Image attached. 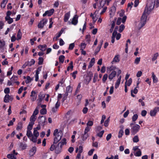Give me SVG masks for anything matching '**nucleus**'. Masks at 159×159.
Returning a JSON list of instances; mask_svg holds the SVG:
<instances>
[{
	"label": "nucleus",
	"instance_id": "obj_1",
	"mask_svg": "<svg viewBox=\"0 0 159 159\" xmlns=\"http://www.w3.org/2000/svg\"><path fill=\"white\" fill-rule=\"evenodd\" d=\"M156 0H151V3H148L146 5L145 10L141 17L140 22L138 25L139 30L140 29L146 24L148 15L153 9Z\"/></svg>",
	"mask_w": 159,
	"mask_h": 159
},
{
	"label": "nucleus",
	"instance_id": "obj_2",
	"mask_svg": "<svg viewBox=\"0 0 159 159\" xmlns=\"http://www.w3.org/2000/svg\"><path fill=\"white\" fill-rule=\"evenodd\" d=\"M53 135L55 136L53 143L54 144H57L61 139L62 136V131L60 130L58 132V129H56L54 131Z\"/></svg>",
	"mask_w": 159,
	"mask_h": 159
},
{
	"label": "nucleus",
	"instance_id": "obj_3",
	"mask_svg": "<svg viewBox=\"0 0 159 159\" xmlns=\"http://www.w3.org/2000/svg\"><path fill=\"white\" fill-rule=\"evenodd\" d=\"M140 128V126L138 124L133 126L131 129V132L133 135H135L138 132Z\"/></svg>",
	"mask_w": 159,
	"mask_h": 159
},
{
	"label": "nucleus",
	"instance_id": "obj_4",
	"mask_svg": "<svg viewBox=\"0 0 159 159\" xmlns=\"http://www.w3.org/2000/svg\"><path fill=\"white\" fill-rule=\"evenodd\" d=\"M89 136V135L88 133H84L81 136L82 140L78 141V143L80 144H82L84 143V141H85Z\"/></svg>",
	"mask_w": 159,
	"mask_h": 159
},
{
	"label": "nucleus",
	"instance_id": "obj_5",
	"mask_svg": "<svg viewBox=\"0 0 159 159\" xmlns=\"http://www.w3.org/2000/svg\"><path fill=\"white\" fill-rule=\"evenodd\" d=\"M159 111V107H156L152 110L150 111V114L152 116H154L156 115V113Z\"/></svg>",
	"mask_w": 159,
	"mask_h": 159
},
{
	"label": "nucleus",
	"instance_id": "obj_6",
	"mask_svg": "<svg viewBox=\"0 0 159 159\" xmlns=\"http://www.w3.org/2000/svg\"><path fill=\"white\" fill-rule=\"evenodd\" d=\"M48 20L44 18L42 20H41L38 25V27L39 28H43L44 25L46 24Z\"/></svg>",
	"mask_w": 159,
	"mask_h": 159
},
{
	"label": "nucleus",
	"instance_id": "obj_7",
	"mask_svg": "<svg viewBox=\"0 0 159 159\" xmlns=\"http://www.w3.org/2000/svg\"><path fill=\"white\" fill-rule=\"evenodd\" d=\"M54 11L53 9H52L46 11L43 14V17L45 16L46 15L50 16L52 15Z\"/></svg>",
	"mask_w": 159,
	"mask_h": 159
},
{
	"label": "nucleus",
	"instance_id": "obj_8",
	"mask_svg": "<svg viewBox=\"0 0 159 159\" xmlns=\"http://www.w3.org/2000/svg\"><path fill=\"white\" fill-rule=\"evenodd\" d=\"M38 120L39 124L44 125L45 121V117L44 116H39L38 118Z\"/></svg>",
	"mask_w": 159,
	"mask_h": 159
},
{
	"label": "nucleus",
	"instance_id": "obj_9",
	"mask_svg": "<svg viewBox=\"0 0 159 159\" xmlns=\"http://www.w3.org/2000/svg\"><path fill=\"white\" fill-rule=\"evenodd\" d=\"M78 16L77 15H75L72 19V20L71 22H70V21H69V23L70 24V23L74 25H76L78 23Z\"/></svg>",
	"mask_w": 159,
	"mask_h": 159
},
{
	"label": "nucleus",
	"instance_id": "obj_10",
	"mask_svg": "<svg viewBox=\"0 0 159 159\" xmlns=\"http://www.w3.org/2000/svg\"><path fill=\"white\" fill-rule=\"evenodd\" d=\"M36 151V148L35 147H33L29 152V155L31 157L33 156L35 154Z\"/></svg>",
	"mask_w": 159,
	"mask_h": 159
},
{
	"label": "nucleus",
	"instance_id": "obj_11",
	"mask_svg": "<svg viewBox=\"0 0 159 159\" xmlns=\"http://www.w3.org/2000/svg\"><path fill=\"white\" fill-rule=\"evenodd\" d=\"M116 7L114 6H113L110 8V15L111 16H112L115 14L116 11Z\"/></svg>",
	"mask_w": 159,
	"mask_h": 159
},
{
	"label": "nucleus",
	"instance_id": "obj_12",
	"mask_svg": "<svg viewBox=\"0 0 159 159\" xmlns=\"http://www.w3.org/2000/svg\"><path fill=\"white\" fill-rule=\"evenodd\" d=\"M116 72L115 71L113 70L109 75L108 76V79L111 81L114 77L116 76Z\"/></svg>",
	"mask_w": 159,
	"mask_h": 159
},
{
	"label": "nucleus",
	"instance_id": "obj_13",
	"mask_svg": "<svg viewBox=\"0 0 159 159\" xmlns=\"http://www.w3.org/2000/svg\"><path fill=\"white\" fill-rule=\"evenodd\" d=\"M70 16V12L69 11L66 13L64 16V21L65 22H66L68 20Z\"/></svg>",
	"mask_w": 159,
	"mask_h": 159
},
{
	"label": "nucleus",
	"instance_id": "obj_14",
	"mask_svg": "<svg viewBox=\"0 0 159 159\" xmlns=\"http://www.w3.org/2000/svg\"><path fill=\"white\" fill-rule=\"evenodd\" d=\"M119 55H116L114 58L113 61L111 63L113 64L114 62H118L120 61Z\"/></svg>",
	"mask_w": 159,
	"mask_h": 159
},
{
	"label": "nucleus",
	"instance_id": "obj_15",
	"mask_svg": "<svg viewBox=\"0 0 159 159\" xmlns=\"http://www.w3.org/2000/svg\"><path fill=\"white\" fill-rule=\"evenodd\" d=\"M152 74L153 82L154 83H157L158 81V78L156 77L153 72H152Z\"/></svg>",
	"mask_w": 159,
	"mask_h": 159
},
{
	"label": "nucleus",
	"instance_id": "obj_16",
	"mask_svg": "<svg viewBox=\"0 0 159 159\" xmlns=\"http://www.w3.org/2000/svg\"><path fill=\"white\" fill-rule=\"evenodd\" d=\"M47 45L46 44L39 45L38 46V48H40V50L42 52L45 51L46 49Z\"/></svg>",
	"mask_w": 159,
	"mask_h": 159
},
{
	"label": "nucleus",
	"instance_id": "obj_17",
	"mask_svg": "<svg viewBox=\"0 0 159 159\" xmlns=\"http://www.w3.org/2000/svg\"><path fill=\"white\" fill-rule=\"evenodd\" d=\"M72 90V88H71L70 86H68L66 89V96L68 95V93H70Z\"/></svg>",
	"mask_w": 159,
	"mask_h": 159
},
{
	"label": "nucleus",
	"instance_id": "obj_18",
	"mask_svg": "<svg viewBox=\"0 0 159 159\" xmlns=\"http://www.w3.org/2000/svg\"><path fill=\"white\" fill-rule=\"evenodd\" d=\"M61 147H55V153L57 154L60 153L61 150Z\"/></svg>",
	"mask_w": 159,
	"mask_h": 159
},
{
	"label": "nucleus",
	"instance_id": "obj_19",
	"mask_svg": "<svg viewBox=\"0 0 159 159\" xmlns=\"http://www.w3.org/2000/svg\"><path fill=\"white\" fill-rule=\"evenodd\" d=\"M20 147L21 148L22 150H24L26 149L27 145L26 143H20Z\"/></svg>",
	"mask_w": 159,
	"mask_h": 159
},
{
	"label": "nucleus",
	"instance_id": "obj_20",
	"mask_svg": "<svg viewBox=\"0 0 159 159\" xmlns=\"http://www.w3.org/2000/svg\"><path fill=\"white\" fill-rule=\"evenodd\" d=\"M23 123L21 122H19L17 124L16 129L17 130L21 129L22 128Z\"/></svg>",
	"mask_w": 159,
	"mask_h": 159
},
{
	"label": "nucleus",
	"instance_id": "obj_21",
	"mask_svg": "<svg viewBox=\"0 0 159 159\" xmlns=\"http://www.w3.org/2000/svg\"><path fill=\"white\" fill-rule=\"evenodd\" d=\"M36 119V116L32 115L30 118V122L32 123V124H34V122L35 121Z\"/></svg>",
	"mask_w": 159,
	"mask_h": 159
},
{
	"label": "nucleus",
	"instance_id": "obj_22",
	"mask_svg": "<svg viewBox=\"0 0 159 159\" xmlns=\"http://www.w3.org/2000/svg\"><path fill=\"white\" fill-rule=\"evenodd\" d=\"M7 157L8 158L11 159H16V156L12 153L7 154Z\"/></svg>",
	"mask_w": 159,
	"mask_h": 159
},
{
	"label": "nucleus",
	"instance_id": "obj_23",
	"mask_svg": "<svg viewBox=\"0 0 159 159\" xmlns=\"http://www.w3.org/2000/svg\"><path fill=\"white\" fill-rule=\"evenodd\" d=\"M9 97H10V95L8 94H6L4 98V102L6 103L8 102L9 101Z\"/></svg>",
	"mask_w": 159,
	"mask_h": 159
},
{
	"label": "nucleus",
	"instance_id": "obj_24",
	"mask_svg": "<svg viewBox=\"0 0 159 159\" xmlns=\"http://www.w3.org/2000/svg\"><path fill=\"white\" fill-rule=\"evenodd\" d=\"M22 36V33L21 32L20 30H19L18 31L17 34V39L19 40L21 39Z\"/></svg>",
	"mask_w": 159,
	"mask_h": 159
},
{
	"label": "nucleus",
	"instance_id": "obj_25",
	"mask_svg": "<svg viewBox=\"0 0 159 159\" xmlns=\"http://www.w3.org/2000/svg\"><path fill=\"white\" fill-rule=\"evenodd\" d=\"M65 57V56L63 55L60 56L59 57L60 62L61 63H63L64 61Z\"/></svg>",
	"mask_w": 159,
	"mask_h": 159
},
{
	"label": "nucleus",
	"instance_id": "obj_26",
	"mask_svg": "<svg viewBox=\"0 0 159 159\" xmlns=\"http://www.w3.org/2000/svg\"><path fill=\"white\" fill-rule=\"evenodd\" d=\"M33 134L34 136L36 137H37L39 136V132L36 129V128H34Z\"/></svg>",
	"mask_w": 159,
	"mask_h": 159
},
{
	"label": "nucleus",
	"instance_id": "obj_27",
	"mask_svg": "<svg viewBox=\"0 0 159 159\" xmlns=\"http://www.w3.org/2000/svg\"><path fill=\"white\" fill-rule=\"evenodd\" d=\"M142 155V152L140 149H139L136 152L134 153V155L136 157H140Z\"/></svg>",
	"mask_w": 159,
	"mask_h": 159
},
{
	"label": "nucleus",
	"instance_id": "obj_28",
	"mask_svg": "<svg viewBox=\"0 0 159 159\" xmlns=\"http://www.w3.org/2000/svg\"><path fill=\"white\" fill-rule=\"evenodd\" d=\"M73 61H71L70 63L69 64V66H68L67 67V71H69V70L70 69V68L72 70L73 69Z\"/></svg>",
	"mask_w": 159,
	"mask_h": 159
},
{
	"label": "nucleus",
	"instance_id": "obj_29",
	"mask_svg": "<svg viewBox=\"0 0 159 159\" xmlns=\"http://www.w3.org/2000/svg\"><path fill=\"white\" fill-rule=\"evenodd\" d=\"M159 56V54L158 52H157L154 54L153 56V57L152 58V61H153L156 60L157 57Z\"/></svg>",
	"mask_w": 159,
	"mask_h": 159
},
{
	"label": "nucleus",
	"instance_id": "obj_30",
	"mask_svg": "<svg viewBox=\"0 0 159 159\" xmlns=\"http://www.w3.org/2000/svg\"><path fill=\"white\" fill-rule=\"evenodd\" d=\"M26 135L28 138L31 137L33 136V134L31 130H27L26 132Z\"/></svg>",
	"mask_w": 159,
	"mask_h": 159
},
{
	"label": "nucleus",
	"instance_id": "obj_31",
	"mask_svg": "<svg viewBox=\"0 0 159 159\" xmlns=\"http://www.w3.org/2000/svg\"><path fill=\"white\" fill-rule=\"evenodd\" d=\"M40 112L42 115H44L46 113L47 110L45 108H43L40 110Z\"/></svg>",
	"mask_w": 159,
	"mask_h": 159
},
{
	"label": "nucleus",
	"instance_id": "obj_32",
	"mask_svg": "<svg viewBox=\"0 0 159 159\" xmlns=\"http://www.w3.org/2000/svg\"><path fill=\"white\" fill-rule=\"evenodd\" d=\"M133 141L134 143H137L139 141V139L137 135L135 136L133 139Z\"/></svg>",
	"mask_w": 159,
	"mask_h": 159
},
{
	"label": "nucleus",
	"instance_id": "obj_33",
	"mask_svg": "<svg viewBox=\"0 0 159 159\" xmlns=\"http://www.w3.org/2000/svg\"><path fill=\"white\" fill-rule=\"evenodd\" d=\"M33 80L32 79H31L30 77L28 76L26 77V79L25 80V82L26 84H28L30 82Z\"/></svg>",
	"mask_w": 159,
	"mask_h": 159
},
{
	"label": "nucleus",
	"instance_id": "obj_34",
	"mask_svg": "<svg viewBox=\"0 0 159 159\" xmlns=\"http://www.w3.org/2000/svg\"><path fill=\"white\" fill-rule=\"evenodd\" d=\"M34 124L31 122H30L27 128V130H31L33 128V126Z\"/></svg>",
	"mask_w": 159,
	"mask_h": 159
},
{
	"label": "nucleus",
	"instance_id": "obj_35",
	"mask_svg": "<svg viewBox=\"0 0 159 159\" xmlns=\"http://www.w3.org/2000/svg\"><path fill=\"white\" fill-rule=\"evenodd\" d=\"M98 78V74L97 73H95L94 75L93 78V82L95 83L97 81Z\"/></svg>",
	"mask_w": 159,
	"mask_h": 159
},
{
	"label": "nucleus",
	"instance_id": "obj_36",
	"mask_svg": "<svg viewBox=\"0 0 159 159\" xmlns=\"http://www.w3.org/2000/svg\"><path fill=\"white\" fill-rule=\"evenodd\" d=\"M66 138L63 139L60 142L61 144V146H62L64 144H66Z\"/></svg>",
	"mask_w": 159,
	"mask_h": 159
},
{
	"label": "nucleus",
	"instance_id": "obj_37",
	"mask_svg": "<svg viewBox=\"0 0 159 159\" xmlns=\"http://www.w3.org/2000/svg\"><path fill=\"white\" fill-rule=\"evenodd\" d=\"M27 63V64H30V66L34 64L35 63V61L34 59H32L30 61H28L26 62Z\"/></svg>",
	"mask_w": 159,
	"mask_h": 159
},
{
	"label": "nucleus",
	"instance_id": "obj_38",
	"mask_svg": "<svg viewBox=\"0 0 159 159\" xmlns=\"http://www.w3.org/2000/svg\"><path fill=\"white\" fill-rule=\"evenodd\" d=\"M38 64L39 65H42L43 62V59L42 57H39L38 59Z\"/></svg>",
	"mask_w": 159,
	"mask_h": 159
},
{
	"label": "nucleus",
	"instance_id": "obj_39",
	"mask_svg": "<svg viewBox=\"0 0 159 159\" xmlns=\"http://www.w3.org/2000/svg\"><path fill=\"white\" fill-rule=\"evenodd\" d=\"M125 26L124 25H121L119 27V32L121 33L123 30L125 28Z\"/></svg>",
	"mask_w": 159,
	"mask_h": 159
},
{
	"label": "nucleus",
	"instance_id": "obj_40",
	"mask_svg": "<svg viewBox=\"0 0 159 159\" xmlns=\"http://www.w3.org/2000/svg\"><path fill=\"white\" fill-rule=\"evenodd\" d=\"M138 118V115L137 114H135L132 117V121L133 122L135 121Z\"/></svg>",
	"mask_w": 159,
	"mask_h": 159
},
{
	"label": "nucleus",
	"instance_id": "obj_41",
	"mask_svg": "<svg viewBox=\"0 0 159 159\" xmlns=\"http://www.w3.org/2000/svg\"><path fill=\"white\" fill-rule=\"evenodd\" d=\"M108 77V75L107 74H105L103 76L102 80L103 82L104 83L105 82L106 80H107V79Z\"/></svg>",
	"mask_w": 159,
	"mask_h": 159
},
{
	"label": "nucleus",
	"instance_id": "obj_42",
	"mask_svg": "<svg viewBox=\"0 0 159 159\" xmlns=\"http://www.w3.org/2000/svg\"><path fill=\"white\" fill-rule=\"evenodd\" d=\"M124 134V131L122 129H120L119 133V135L118 136L119 138H120L122 137Z\"/></svg>",
	"mask_w": 159,
	"mask_h": 159
},
{
	"label": "nucleus",
	"instance_id": "obj_43",
	"mask_svg": "<svg viewBox=\"0 0 159 159\" xmlns=\"http://www.w3.org/2000/svg\"><path fill=\"white\" fill-rule=\"evenodd\" d=\"M132 79L131 78H129V80H128L127 82V83H126V84L127 86H129L132 83Z\"/></svg>",
	"mask_w": 159,
	"mask_h": 159
},
{
	"label": "nucleus",
	"instance_id": "obj_44",
	"mask_svg": "<svg viewBox=\"0 0 159 159\" xmlns=\"http://www.w3.org/2000/svg\"><path fill=\"white\" fill-rule=\"evenodd\" d=\"M75 46V44L74 43L70 44L69 45L68 49L69 50H72L73 49Z\"/></svg>",
	"mask_w": 159,
	"mask_h": 159
},
{
	"label": "nucleus",
	"instance_id": "obj_45",
	"mask_svg": "<svg viewBox=\"0 0 159 159\" xmlns=\"http://www.w3.org/2000/svg\"><path fill=\"white\" fill-rule=\"evenodd\" d=\"M104 131L102 130L98 133L97 134V136L100 137L101 138L102 137V135L104 133Z\"/></svg>",
	"mask_w": 159,
	"mask_h": 159
},
{
	"label": "nucleus",
	"instance_id": "obj_46",
	"mask_svg": "<svg viewBox=\"0 0 159 159\" xmlns=\"http://www.w3.org/2000/svg\"><path fill=\"white\" fill-rule=\"evenodd\" d=\"M86 44L85 43H82L81 44L80 50L84 49L86 47Z\"/></svg>",
	"mask_w": 159,
	"mask_h": 159
},
{
	"label": "nucleus",
	"instance_id": "obj_47",
	"mask_svg": "<svg viewBox=\"0 0 159 159\" xmlns=\"http://www.w3.org/2000/svg\"><path fill=\"white\" fill-rule=\"evenodd\" d=\"M38 107H37L35 110L34 111V112L33 114V115L36 116V115H37L39 113V110L37 108Z\"/></svg>",
	"mask_w": 159,
	"mask_h": 159
},
{
	"label": "nucleus",
	"instance_id": "obj_48",
	"mask_svg": "<svg viewBox=\"0 0 159 159\" xmlns=\"http://www.w3.org/2000/svg\"><path fill=\"white\" fill-rule=\"evenodd\" d=\"M5 45V42L4 41H2L0 40V48H2Z\"/></svg>",
	"mask_w": 159,
	"mask_h": 159
},
{
	"label": "nucleus",
	"instance_id": "obj_49",
	"mask_svg": "<svg viewBox=\"0 0 159 159\" xmlns=\"http://www.w3.org/2000/svg\"><path fill=\"white\" fill-rule=\"evenodd\" d=\"M101 49V48H100L99 47H98L96 49L95 52H94V55H96L98 52L100 51V50Z\"/></svg>",
	"mask_w": 159,
	"mask_h": 159
},
{
	"label": "nucleus",
	"instance_id": "obj_50",
	"mask_svg": "<svg viewBox=\"0 0 159 159\" xmlns=\"http://www.w3.org/2000/svg\"><path fill=\"white\" fill-rule=\"evenodd\" d=\"M140 57H137L135 60L134 63L137 64H138L140 61Z\"/></svg>",
	"mask_w": 159,
	"mask_h": 159
},
{
	"label": "nucleus",
	"instance_id": "obj_51",
	"mask_svg": "<svg viewBox=\"0 0 159 159\" xmlns=\"http://www.w3.org/2000/svg\"><path fill=\"white\" fill-rule=\"evenodd\" d=\"M31 140L34 143H36L37 142V137H34L32 136Z\"/></svg>",
	"mask_w": 159,
	"mask_h": 159
},
{
	"label": "nucleus",
	"instance_id": "obj_52",
	"mask_svg": "<svg viewBox=\"0 0 159 159\" xmlns=\"http://www.w3.org/2000/svg\"><path fill=\"white\" fill-rule=\"evenodd\" d=\"M55 144H54L53 143V144H52L50 147V149L51 151H53L54 149H55L56 147V145Z\"/></svg>",
	"mask_w": 159,
	"mask_h": 159
},
{
	"label": "nucleus",
	"instance_id": "obj_53",
	"mask_svg": "<svg viewBox=\"0 0 159 159\" xmlns=\"http://www.w3.org/2000/svg\"><path fill=\"white\" fill-rule=\"evenodd\" d=\"M77 73V71L76 70L74 72H73L72 73H71V74L72 75V76L73 77L74 79H75L76 78V74Z\"/></svg>",
	"mask_w": 159,
	"mask_h": 159
},
{
	"label": "nucleus",
	"instance_id": "obj_54",
	"mask_svg": "<svg viewBox=\"0 0 159 159\" xmlns=\"http://www.w3.org/2000/svg\"><path fill=\"white\" fill-rule=\"evenodd\" d=\"M52 18H50L49 20L50 24L49 26V28H51L52 27V25L53 24V22L52 21Z\"/></svg>",
	"mask_w": 159,
	"mask_h": 159
},
{
	"label": "nucleus",
	"instance_id": "obj_55",
	"mask_svg": "<svg viewBox=\"0 0 159 159\" xmlns=\"http://www.w3.org/2000/svg\"><path fill=\"white\" fill-rule=\"evenodd\" d=\"M4 92L6 94H8L10 93V89L9 88H6L4 90Z\"/></svg>",
	"mask_w": 159,
	"mask_h": 159
},
{
	"label": "nucleus",
	"instance_id": "obj_56",
	"mask_svg": "<svg viewBox=\"0 0 159 159\" xmlns=\"http://www.w3.org/2000/svg\"><path fill=\"white\" fill-rule=\"evenodd\" d=\"M121 21V18H118L116 21V24L118 25H120Z\"/></svg>",
	"mask_w": 159,
	"mask_h": 159
},
{
	"label": "nucleus",
	"instance_id": "obj_57",
	"mask_svg": "<svg viewBox=\"0 0 159 159\" xmlns=\"http://www.w3.org/2000/svg\"><path fill=\"white\" fill-rule=\"evenodd\" d=\"M147 113L146 111L145 110H143L141 112V115L143 116H145Z\"/></svg>",
	"mask_w": 159,
	"mask_h": 159
},
{
	"label": "nucleus",
	"instance_id": "obj_58",
	"mask_svg": "<svg viewBox=\"0 0 159 159\" xmlns=\"http://www.w3.org/2000/svg\"><path fill=\"white\" fill-rule=\"evenodd\" d=\"M41 68L42 66H40L39 67H38L36 70L35 74H39V72L41 71Z\"/></svg>",
	"mask_w": 159,
	"mask_h": 159
},
{
	"label": "nucleus",
	"instance_id": "obj_59",
	"mask_svg": "<svg viewBox=\"0 0 159 159\" xmlns=\"http://www.w3.org/2000/svg\"><path fill=\"white\" fill-rule=\"evenodd\" d=\"M94 151V149H91L90 150L88 153V154L89 156L92 155L93 153V151Z\"/></svg>",
	"mask_w": 159,
	"mask_h": 159
},
{
	"label": "nucleus",
	"instance_id": "obj_60",
	"mask_svg": "<svg viewBox=\"0 0 159 159\" xmlns=\"http://www.w3.org/2000/svg\"><path fill=\"white\" fill-rule=\"evenodd\" d=\"M111 134H108L107 137H106V140L107 141H108L111 138Z\"/></svg>",
	"mask_w": 159,
	"mask_h": 159
},
{
	"label": "nucleus",
	"instance_id": "obj_61",
	"mask_svg": "<svg viewBox=\"0 0 159 159\" xmlns=\"http://www.w3.org/2000/svg\"><path fill=\"white\" fill-rule=\"evenodd\" d=\"M11 41L12 42H14L16 40V38L15 36V34L13 35L11 37Z\"/></svg>",
	"mask_w": 159,
	"mask_h": 159
},
{
	"label": "nucleus",
	"instance_id": "obj_62",
	"mask_svg": "<svg viewBox=\"0 0 159 159\" xmlns=\"http://www.w3.org/2000/svg\"><path fill=\"white\" fill-rule=\"evenodd\" d=\"M93 124V123L92 121H89L87 123V126H92Z\"/></svg>",
	"mask_w": 159,
	"mask_h": 159
},
{
	"label": "nucleus",
	"instance_id": "obj_63",
	"mask_svg": "<svg viewBox=\"0 0 159 159\" xmlns=\"http://www.w3.org/2000/svg\"><path fill=\"white\" fill-rule=\"evenodd\" d=\"M142 73L141 71H139L137 74H136V76L137 77H140L142 75Z\"/></svg>",
	"mask_w": 159,
	"mask_h": 159
},
{
	"label": "nucleus",
	"instance_id": "obj_64",
	"mask_svg": "<svg viewBox=\"0 0 159 159\" xmlns=\"http://www.w3.org/2000/svg\"><path fill=\"white\" fill-rule=\"evenodd\" d=\"M90 129V128L88 126H87L85 129L84 133H87L89 131Z\"/></svg>",
	"mask_w": 159,
	"mask_h": 159
}]
</instances>
